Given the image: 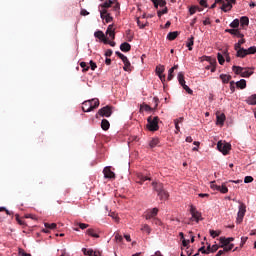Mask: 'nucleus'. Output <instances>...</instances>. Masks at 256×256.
I'll return each mask as SVG.
<instances>
[{
	"instance_id": "obj_1",
	"label": "nucleus",
	"mask_w": 256,
	"mask_h": 256,
	"mask_svg": "<svg viewBox=\"0 0 256 256\" xmlns=\"http://www.w3.org/2000/svg\"><path fill=\"white\" fill-rule=\"evenodd\" d=\"M98 107L99 100L97 98H93L92 100L83 102L82 111H84V113H91V111L97 109Z\"/></svg>"
},
{
	"instance_id": "obj_2",
	"label": "nucleus",
	"mask_w": 256,
	"mask_h": 256,
	"mask_svg": "<svg viewBox=\"0 0 256 256\" xmlns=\"http://www.w3.org/2000/svg\"><path fill=\"white\" fill-rule=\"evenodd\" d=\"M146 128L148 129V131L152 132L159 131V116L148 117Z\"/></svg>"
},
{
	"instance_id": "obj_3",
	"label": "nucleus",
	"mask_w": 256,
	"mask_h": 256,
	"mask_svg": "<svg viewBox=\"0 0 256 256\" xmlns=\"http://www.w3.org/2000/svg\"><path fill=\"white\" fill-rule=\"evenodd\" d=\"M232 71H234L235 75H240V77H251L253 75V71H250V68H245L241 66H233Z\"/></svg>"
},
{
	"instance_id": "obj_4",
	"label": "nucleus",
	"mask_w": 256,
	"mask_h": 256,
	"mask_svg": "<svg viewBox=\"0 0 256 256\" xmlns=\"http://www.w3.org/2000/svg\"><path fill=\"white\" fill-rule=\"evenodd\" d=\"M217 149L222 153V155H229V152L231 151V144L225 141H218Z\"/></svg>"
},
{
	"instance_id": "obj_5",
	"label": "nucleus",
	"mask_w": 256,
	"mask_h": 256,
	"mask_svg": "<svg viewBox=\"0 0 256 256\" xmlns=\"http://www.w3.org/2000/svg\"><path fill=\"white\" fill-rule=\"evenodd\" d=\"M239 211L237 214V219H236V223L240 224L243 223V217H245V213H247V206L245 205V203L239 202Z\"/></svg>"
},
{
	"instance_id": "obj_6",
	"label": "nucleus",
	"mask_w": 256,
	"mask_h": 256,
	"mask_svg": "<svg viewBox=\"0 0 256 256\" xmlns=\"http://www.w3.org/2000/svg\"><path fill=\"white\" fill-rule=\"evenodd\" d=\"M100 117H111L113 115V106H105L98 111Z\"/></svg>"
},
{
	"instance_id": "obj_7",
	"label": "nucleus",
	"mask_w": 256,
	"mask_h": 256,
	"mask_svg": "<svg viewBox=\"0 0 256 256\" xmlns=\"http://www.w3.org/2000/svg\"><path fill=\"white\" fill-rule=\"evenodd\" d=\"M235 3H237V0H224L220 9L224 11V13H227V11H231V9H233V5H235Z\"/></svg>"
},
{
	"instance_id": "obj_8",
	"label": "nucleus",
	"mask_w": 256,
	"mask_h": 256,
	"mask_svg": "<svg viewBox=\"0 0 256 256\" xmlns=\"http://www.w3.org/2000/svg\"><path fill=\"white\" fill-rule=\"evenodd\" d=\"M100 17L106 23H111V21H113V17H111V14L107 13L106 9H100Z\"/></svg>"
},
{
	"instance_id": "obj_9",
	"label": "nucleus",
	"mask_w": 256,
	"mask_h": 256,
	"mask_svg": "<svg viewBox=\"0 0 256 256\" xmlns=\"http://www.w3.org/2000/svg\"><path fill=\"white\" fill-rule=\"evenodd\" d=\"M157 213H159L158 208L148 209L145 212V219H147V220L153 219V217H157Z\"/></svg>"
},
{
	"instance_id": "obj_10",
	"label": "nucleus",
	"mask_w": 256,
	"mask_h": 256,
	"mask_svg": "<svg viewBox=\"0 0 256 256\" xmlns=\"http://www.w3.org/2000/svg\"><path fill=\"white\" fill-rule=\"evenodd\" d=\"M163 73H165V66L158 65L156 67V75H158V77H159L160 81H162V83H163V81H165V74H163Z\"/></svg>"
},
{
	"instance_id": "obj_11",
	"label": "nucleus",
	"mask_w": 256,
	"mask_h": 256,
	"mask_svg": "<svg viewBox=\"0 0 256 256\" xmlns=\"http://www.w3.org/2000/svg\"><path fill=\"white\" fill-rule=\"evenodd\" d=\"M225 33H230V35H234L235 37H238V39H243V37H245L239 29H226Z\"/></svg>"
},
{
	"instance_id": "obj_12",
	"label": "nucleus",
	"mask_w": 256,
	"mask_h": 256,
	"mask_svg": "<svg viewBox=\"0 0 256 256\" xmlns=\"http://www.w3.org/2000/svg\"><path fill=\"white\" fill-rule=\"evenodd\" d=\"M190 213L193 219H195L197 223H199V219H201V214L199 213V211H197V208H195V206L193 205L190 206Z\"/></svg>"
},
{
	"instance_id": "obj_13",
	"label": "nucleus",
	"mask_w": 256,
	"mask_h": 256,
	"mask_svg": "<svg viewBox=\"0 0 256 256\" xmlns=\"http://www.w3.org/2000/svg\"><path fill=\"white\" fill-rule=\"evenodd\" d=\"M103 173L105 179H115V172L111 171V167H105Z\"/></svg>"
},
{
	"instance_id": "obj_14",
	"label": "nucleus",
	"mask_w": 256,
	"mask_h": 256,
	"mask_svg": "<svg viewBox=\"0 0 256 256\" xmlns=\"http://www.w3.org/2000/svg\"><path fill=\"white\" fill-rule=\"evenodd\" d=\"M94 37H96V39H99L100 41H103V43H108V39L105 36V33H103V31L98 30L94 33Z\"/></svg>"
},
{
	"instance_id": "obj_15",
	"label": "nucleus",
	"mask_w": 256,
	"mask_h": 256,
	"mask_svg": "<svg viewBox=\"0 0 256 256\" xmlns=\"http://www.w3.org/2000/svg\"><path fill=\"white\" fill-rule=\"evenodd\" d=\"M231 241H235V238H233V237H229V238L221 237L220 238V243L222 245L220 247H229V245H231Z\"/></svg>"
},
{
	"instance_id": "obj_16",
	"label": "nucleus",
	"mask_w": 256,
	"mask_h": 256,
	"mask_svg": "<svg viewBox=\"0 0 256 256\" xmlns=\"http://www.w3.org/2000/svg\"><path fill=\"white\" fill-rule=\"evenodd\" d=\"M86 235L94 237L95 239H99V231L95 228H89L88 230H86Z\"/></svg>"
},
{
	"instance_id": "obj_17",
	"label": "nucleus",
	"mask_w": 256,
	"mask_h": 256,
	"mask_svg": "<svg viewBox=\"0 0 256 256\" xmlns=\"http://www.w3.org/2000/svg\"><path fill=\"white\" fill-rule=\"evenodd\" d=\"M154 191H156L157 194H159L161 191H163V183L161 182H153L152 183Z\"/></svg>"
},
{
	"instance_id": "obj_18",
	"label": "nucleus",
	"mask_w": 256,
	"mask_h": 256,
	"mask_svg": "<svg viewBox=\"0 0 256 256\" xmlns=\"http://www.w3.org/2000/svg\"><path fill=\"white\" fill-rule=\"evenodd\" d=\"M158 197L160 198L161 201H167V199H169V192L163 189L160 192H158Z\"/></svg>"
},
{
	"instance_id": "obj_19",
	"label": "nucleus",
	"mask_w": 256,
	"mask_h": 256,
	"mask_svg": "<svg viewBox=\"0 0 256 256\" xmlns=\"http://www.w3.org/2000/svg\"><path fill=\"white\" fill-rule=\"evenodd\" d=\"M233 247H235V244H230L229 246H224L222 247L223 250H219L218 253L220 256L225 255V253H229V251H231L233 249Z\"/></svg>"
},
{
	"instance_id": "obj_20",
	"label": "nucleus",
	"mask_w": 256,
	"mask_h": 256,
	"mask_svg": "<svg viewBox=\"0 0 256 256\" xmlns=\"http://www.w3.org/2000/svg\"><path fill=\"white\" fill-rule=\"evenodd\" d=\"M106 35H109V37L114 40L115 39V28H113V25H109L106 30Z\"/></svg>"
},
{
	"instance_id": "obj_21",
	"label": "nucleus",
	"mask_w": 256,
	"mask_h": 256,
	"mask_svg": "<svg viewBox=\"0 0 256 256\" xmlns=\"http://www.w3.org/2000/svg\"><path fill=\"white\" fill-rule=\"evenodd\" d=\"M179 69V65H174L172 68L169 69L168 71V77L167 80L168 81H172L173 80V73L175 72V70Z\"/></svg>"
},
{
	"instance_id": "obj_22",
	"label": "nucleus",
	"mask_w": 256,
	"mask_h": 256,
	"mask_svg": "<svg viewBox=\"0 0 256 256\" xmlns=\"http://www.w3.org/2000/svg\"><path fill=\"white\" fill-rule=\"evenodd\" d=\"M82 252L84 253V255L88 256H99V253H97L93 249L82 248Z\"/></svg>"
},
{
	"instance_id": "obj_23",
	"label": "nucleus",
	"mask_w": 256,
	"mask_h": 256,
	"mask_svg": "<svg viewBox=\"0 0 256 256\" xmlns=\"http://www.w3.org/2000/svg\"><path fill=\"white\" fill-rule=\"evenodd\" d=\"M120 50L123 51V53H129L131 51V44L124 42L120 45Z\"/></svg>"
},
{
	"instance_id": "obj_24",
	"label": "nucleus",
	"mask_w": 256,
	"mask_h": 256,
	"mask_svg": "<svg viewBox=\"0 0 256 256\" xmlns=\"http://www.w3.org/2000/svg\"><path fill=\"white\" fill-rule=\"evenodd\" d=\"M237 51L236 57H241L242 59L247 57L248 53H247V49L245 48H240Z\"/></svg>"
},
{
	"instance_id": "obj_25",
	"label": "nucleus",
	"mask_w": 256,
	"mask_h": 256,
	"mask_svg": "<svg viewBox=\"0 0 256 256\" xmlns=\"http://www.w3.org/2000/svg\"><path fill=\"white\" fill-rule=\"evenodd\" d=\"M177 37H179V32L178 31L170 32L167 35L168 41H175V39H177Z\"/></svg>"
},
{
	"instance_id": "obj_26",
	"label": "nucleus",
	"mask_w": 256,
	"mask_h": 256,
	"mask_svg": "<svg viewBox=\"0 0 256 256\" xmlns=\"http://www.w3.org/2000/svg\"><path fill=\"white\" fill-rule=\"evenodd\" d=\"M113 3H115L113 0H108L106 2H104L103 4L99 5L100 9H109V7H111V5H113Z\"/></svg>"
},
{
	"instance_id": "obj_27",
	"label": "nucleus",
	"mask_w": 256,
	"mask_h": 256,
	"mask_svg": "<svg viewBox=\"0 0 256 256\" xmlns=\"http://www.w3.org/2000/svg\"><path fill=\"white\" fill-rule=\"evenodd\" d=\"M101 127H102L103 131H109V127H111L109 120L103 119L101 122Z\"/></svg>"
},
{
	"instance_id": "obj_28",
	"label": "nucleus",
	"mask_w": 256,
	"mask_h": 256,
	"mask_svg": "<svg viewBox=\"0 0 256 256\" xmlns=\"http://www.w3.org/2000/svg\"><path fill=\"white\" fill-rule=\"evenodd\" d=\"M246 103L248 105H256V94H253L251 96H249L247 99H246Z\"/></svg>"
},
{
	"instance_id": "obj_29",
	"label": "nucleus",
	"mask_w": 256,
	"mask_h": 256,
	"mask_svg": "<svg viewBox=\"0 0 256 256\" xmlns=\"http://www.w3.org/2000/svg\"><path fill=\"white\" fill-rule=\"evenodd\" d=\"M124 63V71H131V62L129 61V58H125L124 60H122Z\"/></svg>"
},
{
	"instance_id": "obj_30",
	"label": "nucleus",
	"mask_w": 256,
	"mask_h": 256,
	"mask_svg": "<svg viewBox=\"0 0 256 256\" xmlns=\"http://www.w3.org/2000/svg\"><path fill=\"white\" fill-rule=\"evenodd\" d=\"M236 87H238V89H245L247 87V81L245 79H241L236 82Z\"/></svg>"
},
{
	"instance_id": "obj_31",
	"label": "nucleus",
	"mask_w": 256,
	"mask_h": 256,
	"mask_svg": "<svg viewBox=\"0 0 256 256\" xmlns=\"http://www.w3.org/2000/svg\"><path fill=\"white\" fill-rule=\"evenodd\" d=\"M179 123H183V117H180L174 120L176 133H179V131H181V127H179Z\"/></svg>"
},
{
	"instance_id": "obj_32",
	"label": "nucleus",
	"mask_w": 256,
	"mask_h": 256,
	"mask_svg": "<svg viewBox=\"0 0 256 256\" xmlns=\"http://www.w3.org/2000/svg\"><path fill=\"white\" fill-rule=\"evenodd\" d=\"M240 25H241V27H247V25H249V17L242 16L240 18Z\"/></svg>"
},
{
	"instance_id": "obj_33",
	"label": "nucleus",
	"mask_w": 256,
	"mask_h": 256,
	"mask_svg": "<svg viewBox=\"0 0 256 256\" xmlns=\"http://www.w3.org/2000/svg\"><path fill=\"white\" fill-rule=\"evenodd\" d=\"M220 79H221L222 83L227 84L231 81V75L221 74Z\"/></svg>"
},
{
	"instance_id": "obj_34",
	"label": "nucleus",
	"mask_w": 256,
	"mask_h": 256,
	"mask_svg": "<svg viewBox=\"0 0 256 256\" xmlns=\"http://www.w3.org/2000/svg\"><path fill=\"white\" fill-rule=\"evenodd\" d=\"M178 81L181 87L185 85V74L183 72L178 73Z\"/></svg>"
},
{
	"instance_id": "obj_35",
	"label": "nucleus",
	"mask_w": 256,
	"mask_h": 256,
	"mask_svg": "<svg viewBox=\"0 0 256 256\" xmlns=\"http://www.w3.org/2000/svg\"><path fill=\"white\" fill-rule=\"evenodd\" d=\"M243 44H245V38H241V39L238 41V43H236V44L234 45L235 51H239V49H242V48H241V45H243Z\"/></svg>"
},
{
	"instance_id": "obj_36",
	"label": "nucleus",
	"mask_w": 256,
	"mask_h": 256,
	"mask_svg": "<svg viewBox=\"0 0 256 256\" xmlns=\"http://www.w3.org/2000/svg\"><path fill=\"white\" fill-rule=\"evenodd\" d=\"M159 143H160L159 138H153L150 141L149 145H150L151 149H153V148L157 147L159 145Z\"/></svg>"
},
{
	"instance_id": "obj_37",
	"label": "nucleus",
	"mask_w": 256,
	"mask_h": 256,
	"mask_svg": "<svg viewBox=\"0 0 256 256\" xmlns=\"http://www.w3.org/2000/svg\"><path fill=\"white\" fill-rule=\"evenodd\" d=\"M216 119L218 125H223V123H225V114L217 115Z\"/></svg>"
},
{
	"instance_id": "obj_38",
	"label": "nucleus",
	"mask_w": 256,
	"mask_h": 256,
	"mask_svg": "<svg viewBox=\"0 0 256 256\" xmlns=\"http://www.w3.org/2000/svg\"><path fill=\"white\" fill-rule=\"evenodd\" d=\"M218 191L223 194L229 193V188H227V185L222 184L219 186Z\"/></svg>"
},
{
	"instance_id": "obj_39",
	"label": "nucleus",
	"mask_w": 256,
	"mask_h": 256,
	"mask_svg": "<svg viewBox=\"0 0 256 256\" xmlns=\"http://www.w3.org/2000/svg\"><path fill=\"white\" fill-rule=\"evenodd\" d=\"M143 111H153V108L147 104H142L140 106V113H143Z\"/></svg>"
},
{
	"instance_id": "obj_40",
	"label": "nucleus",
	"mask_w": 256,
	"mask_h": 256,
	"mask_svg": "<svg viewBox=\"0 0 256 256\" xmlns=\"http://www.w3.org/2000/svg\"><path fill=\"white\" fill-rule=\"evenodd\" d=\"M139 177V181L138 183H140V185H143V183H145V181H151V178L147 177V176H143V175H140L138 176Z\"/></svg>"
},
{
	"instance_id": "obj_41",
	"label": "nucleus",
	"mask_w": 256,
	"mask_h": 256,
	"mask_svg": "<svg viewBox=\"0 0 256 256\" xmlns=\"http://www.w3.org/2000/svg\"><path fill=\"white\" fill-rule=\"evenodd\" d=\"M141 231H143L144 233H147V235H149L151 233V227H149V225L144 224L141 228Z\"/></svg>"
},
{
	"instance_id": "obj_42",
	"label": "nucleus",
	"mask_w": 256,
	"mask_h": 256,
	"mask_svg": "<svg viewBox=\"0 0 256 256\" xmlns=\"http://www.w3.org/2000/svg\"><path fill=\"white\" fill-rule=\"evenodd\" d=\"M194 39L193 37L189 38V42L187 43L188 51H193Z\"/></svg>"
},
{
	"instance_id": "obj_43",
	"label": "nucleus",
	"mask_w": 256,
	"mask_h": 256,
	"mask_svg": "<svg viewBox=\"0 0 256 256\" xmlns=\"http://www.w3.org/2000/svg\"><path fill=\"white\" fill-rule=\"evenodd\" d=\"M239 23H240L239 19H234V20L231 22L230 27H231L232 29H237V27H239Z\"/></svg>"
},
{
	"instance_id": "obj_44",
	"label": "nucleus",
	"mask_w": 256,
	"mask_h": 256,
	"mask_svg": "<svg viewBox=\"0 0 256 256\" xmlns=\"http://www.w3.org/2000/svg\"><path fill=\"white\" fill-rule=\"evenodd\" d=\"M44 227L46 228V229H57V224L56 223H45L44 224Z\"/></svg>"
},
{
	"instance_id": "obj_45",
	"label": "nucleus",
	"mask_w": 256,
	"mask_h": 256,
	"mask_svg": "<svg viewBox=\"0 0 256 256\" xmlns=\"http://www.w3.org/2000/svg\"><path fill=\"white\" fill-rule=\"evenodd\" d=\"M168 11H169V9H167V7H164V9L159 10L157 12V15H158V17H162V15H167Z\"/></svg>"
},
{
	"instance_id": "obj_46",
	"label": "nucleus",
	"mask_w": 256,
	"mask_h": 256,
	"mask_svg": "<svg viewBox=\"0 0 256 256\" xmlns=\"http://www.w3.org/2000/svg\"><path fill=\"white\" fill-rule=\"evenodd\" d=\"M248 55H255L256 53V47L255 46H251L250 48H248L247 50Z\"/></svg>"
},
{
	"instance_id": "obj_47",
	"label": "nucleus",
	"mask_w": 256,
	"mask_h": 256,
	"mask_svg": "<svg viewBox=\"0 0 256 256\" xmlns=\"http://www.w3.org/2000/svg\"><path fill=\"white\" fill-rule=\"evenodd\" d=\"M210 235L215 239V237H219L221 235V231L210 230Z\"/></svg>"
},
{
	"instance_id": "obj_48",
	"label": "nucleus",
	"mask_w": 256,
	"mask_h": 256,
	"mask_svg": "<svg viewBox=\"0 0 256 256\" xmlns=\"http://www.w3.org/2000/svg\"><path fill=\"white\" fill-rule=\"evenodd\" d=\"M217 59H218V63H219L220 65H223V63H225V58L222 56L221 53H218V54H217Z\"/></svg>"
},
{
	"instance_id": "obj_49",
	"label": "nucleus",
	"mask_w": 256,
	"mask_h": 256,
	"mask_svg": "<svg viewBox=\"0 0 256 256\" xmlns=\"http://www.w3.org/2000/svg\"><path fill=\"white\" fill-rule=\"evenodd\" d=\"M80 67L83 69L84 73H86V71H89V65H87L85 62H81Z\"/></svg>"
},
{
	"instance_id": "obj_50",
	"label": "nucleus",
	"mask_w": 256,
	"mask_h": 256,
	"mask_svg": "<svg viewBox=\"0 0 256 256\" xmlns=\"http://www.w3.org/2000/svg\"><path fill=\"white\" fill-rule=\"evenodd\" d=\"M115 241H116V243H121L123 241V236H121L119 233H116Z\"/></svg>"
},
{
	"instance_id": "obj_51",
	"label": "nucleus",
	"mask_w": 256,
	"mask_h": 256,
	"mask_svg": "<svg viewBox=\"0 0 256 256\" xmlns=\"http://www.w3.org/2000/svg\"><path fill=\"white\" fill-rule=\"evenodd\" d=\"M116 55L117 57H119V59H121L122 61H124L125 59H127V56H125L123 53L116 51Z\"/></svg>"
},
{
	"instance_id": "obj_52",
	"label": "nucleus",
	"mask_w": 256,
	"mask_h": 256,
	"mask_svg": "<svg viewBox=\"0 0 256 256\" xmlns=\"http://www.w3.org/2000/svg\"><path fill=\"white\" fill-rule=\"evenodd\" d=\"M182 87H183V89H184L185 91L188 92L189 95H193V91L191 90V88H189V86H187L186 84H184Z\"/></svg>"
},
{
	"instance_id": "obj_53",
	"label": "nucleus",
	"mask_w": 256,
	"mask_h": 256,
	"mask_svg": "<svg viewBox=\"0 0 256 256\" xmlns=\"http://www.w3.org/2000/svg\"><path fill=\"white\" fill-rule=\"evenodd\" d=\"M155 1H157L159 7H165V5H167V1L165 0H155Z\"/></svg>"
},
{
	"instance_id": "obj_54",
	"label": "nucleus",
	"mask_w": 256,
	"mask_h": 256,
	"mask_svg": "<svg viewBox=\"0 0 256 256\" xmlns=\"http://www.w3.org/2000/svg\"><path fill=\"white\" fill-rule=\"evenodd\" d=\"M219 186L220 185L215 184V182H211L210 185L211 189H213L214 191H219Z\"/></svg>"
},
{
	"instance_id": "obj_55",
	"label": "nucleus",
	"mask_w": 256,
	"mask_h": 256,
	"mask_svg": "<svg viewBox=\"0 0 256 256\" xmlns=\"http://www.w3.org/2000/svg\"><path fill=\"white\" fill-rule=\"evenodd\" d=\"M199 252L202 253L203 255H209V251L205 249V246L199 248Z\"/></svg>"
},
{
	"instance_id": "obj_56",
	"label": "nucleus",
	"mask_w": 256,
	"mask_h": 256,
	"mask_svg": "<svg viewBox=\"0 0 256 256\" xmlns=\"http://www.w3.org/2000/svg\"><path fill=\"white\" fill-rule=\"evenodd\" d=\"M244 183H253V177L252 176H246L244 178Z\"/></svg>"
},
{
	"instance_id": "obj_57",
	"label": "nucleus",
	"mask_w": 256,
	"mask_h": 256,
	"mask_svg": "<svg viewBox=\"0 0 256 256\" xmlns=\"http://www.w3.org/2000/svg\"><path fill=\"white\" fill-rule=\"evenodd\" d=\"M189 13H190V15H195V13H197V7L192 6V7L189 9Z\"/></svg>"
},
{
	"instance_id": "obj_58",
	"label": "nucleus",
	"mask_w": 256,
	"mask_h": 256,
	"mask_svg": "<svg viewBox=\"0 0 256 256\" xmlns=\"http://www.w3.org/2000/svg\"><path fill=\"white\" fill-rule=\"evenodd\" d=\"M113 9H114V11H119V9H120V7H121V5L119 4V2H114L113 3Z\"/></svg>"
},
{
	"instance_id": "obj_59",
	"label": "nucleus",
	"mask_w": 256,
	"mask_h": 256,
	"mask_svg": "<svg viewBox=\"0 0 256 256\" xmlns=\"http://www.w3.org/2000/svg\"><path fill=\"white\" fill-rule=\"evenodd\" d=\"M137 25H138V27H140L141 29H145V26H146V24L141 23V20H139V18H137Z\"/></svg>"
},
{
	"instance_id": "obj_60",
	"label": "nucleus",
	"mask_w": 256,
	"mask_h": 256,
	"mask_svg": "<svg viewBox=\"0 0 256 256\" xmlns=\"http://www.w3.org/2000/svg\"><path fill=\"white\" fill-rule=\"evenodd\" d=\"M78 227H80V229H87V227H89V224H85V223H78Z\"/></svg>"
},
{
	"instance_id": "obj_61",
	"label": "nucleus",
	"mask_w": 256,
	"mask_h": 256,
	"mask_svg": "<svg viewBox=\"0 0 256 256\" xmlns=\"http://www.w3.org/2000/svg\"><path fill=\"white\" fill-rule=\"evenodd\" d=\"M90 67L92 71H95V68L97 67V64L93 62V60L90 61Z\"/></svg>"
},
{
	"instance_id": "obj_62",
	"label": "nucleus",
	"mask_w": 256,
	"mask_h": 256,
	"mask_svg": "<svg viewBox=\"0 0 256 256\" xmlns=\"http://www.w3.org/2000/svg\"><path fill=\"white\" fill-rule=\"evenodd\" d=\"M247 239H249V238H248V237H242V238H241L240 247H243V245H245V243H247Z\"/></svg>"
},
{
	"instance_id": "obj_63",
	"label": "nucleus",
	"mask_w": 256,
	"mask_h": 256,
	"mask_svg": "<svg viewBox=\"0 0 256 256\" xmlns=\"http://www.w3.org/2000/svg\"><path fill=\"white\" fill-rule=\"evenodd\" d=\"M219 250V246L218 245H213L212 247H211V253H215L216 251H218Z\"/></svg>"
},
{
	"instance_id": "obj_64",
	"label": "nucleus",
	"mask_w": 256,
	"mask_h": 256,
	"mask_svg": "<svg viewBox=\"0 0 256 256\" xmlns=\"http://www.w3.org/2000/svg\"><path fill=\"white\" fill-rule=\"evenodd\" d=\"M1 211H5L6 215H12V213L9 210H6L5 207H0V213Z\"/></svg>"
}]
</instances>
